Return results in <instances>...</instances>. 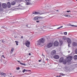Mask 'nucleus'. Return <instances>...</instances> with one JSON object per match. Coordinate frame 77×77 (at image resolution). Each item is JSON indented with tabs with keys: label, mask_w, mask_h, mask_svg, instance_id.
<instances>
[{
	"label": "nucleus",
	"mask_w": 77,
	"mask_h": 77,
	"mask_svg": "<svg viewBox=\"0 0 77 77\" xmlns=\"http://www.w3.org/2000/svg\"><path fill=\"white\" fill-rule=\"evenodd\" d=\"M67 12H71V11L70 10H69V11H67Z\"/></svg>",
	"instance_id": "obj_35"
},
{
	"label": "nucleus",
	"mask_w": 77,
	"mask_h": 77,
	"mask_svg": "<svg viewBox=\"0 0 77 77\" xmlns=\"http://www.w3.org/2000/svg\"><path fill=\"white\" fill-rule=\"evenodd\" d=\"M21 38H22V39H23V36H22L21 37Z\"/></svg>",
	"instance_id": "obj_46"
},
{
	"label": "nucleus",
	"mask_w": 77,
	"mask_h": 77,
	"mask_svg": "<svg viewBox=\"0 0 77 77\" xmlns=\"http://www.w3.org/2000/svg\"><path fill=\"white\" fill-rule=\"evenodd\" d=\"M71 44V43H68V46L69 47H70V44Z\"/></svg>",
	"instance_id": "obj_34"
},
{
	"label": "nucleus",
	"mask_w": 77,
	"mask_h": 77,
	"mask_svg": "<svg viewBox=\"0 0 77 77\" xmlns=\"http://www.w3.org/2000/svg\"><path fill=\"white\" fill-rule=\"evenodd\" d=\"M46 60H47V61H48V59H46Z\"/></svg>",
	"instance_id": "obj_52"
},
{
	"label": "nucleus",
	"mask_w": 77,
	"mask_h": 77,
	"mask_svg": "<svg viewBox=\"0 0 77 77\" xmlns=\"http://www.w3.org/2000/svg\"><path fill=\"white\" fill-rule=\"evenodd\" d=\"M2 42H3V43H5V42L3 40H2Z\"/></svg>",
	"instance_id": "obj_36"
},
{
	"label": "nucleus",
	"mask_w": 77,
	"mask_h": 77,
	"mask_svg": "<svg viewBox=\"0 0 77 77\" xmlns=\"http://www.w3.org/2000/svg\"><path fill=\"white\" fill-rule=\"evenodd\" d=\"M64 16L65 17H68V18H69V17H70V16L69 15H66V14H65V15H64Z\"/></svg>",
	"instance_id": "obj_20"
},
{
	"label": "nucleus",
	"mask_w": 77,
	"mask_h": 77,
	"mask_svg": "<svg viewBox=\"0 0 77 77\" xmlns=\"http://www.w3.org/2000/svg\"><path fill=\"white\" fill-rule=\"evenodd\" d=\"M30 71V70H26V69H24L23 71L22 72H23V73H24V72H25V71Z\"/></svg>",
	"instance_id": "obj_18"
},
{
	"label": "nucleus",
	"mask_w": 77,
	"mask_h": 77,
	"mask_svg": "<svg viewBox=\"0 0 77 77\" xmlns=\"http://www.w3.org/2000/svg\"><path fill=\"white\" fill-rule=\"evenodd\" d=\"M74 59L75 60H77V55H75L74 57Z\"/></svg>",
	"instance_id": "obj_21"
},
{
	"label": "nucleus",
	"mask_w": 77,
	"mask_h": 77,
	"mask_svg": "<svg viewBox=\"0 0 77 77\" xmlns=\"http://www.w3.org/2000/svg\"><path fill=\"white\" fill-rule=\"evenodd\" d=\"M72 45L73 47H75L76 45L77 46V43L75 42H73L72 43Z\"/></svg>",
	"instance_id": "obj_15"
},
{
	"label": "nucleus",
	"mask_w": 77,
	"mask_h": 77,
	"mask_svg": "<svg viewBox=\"0 0 77 77\" xmlns=\"http://www.w3.org/2000/svg\"><path fill=\"white\" fill-rule=\"evenodd\" d=\"M34 20L36 21H38V20H40L41 19H42V17H35L34 18Z\"/></svg>",
	"instance_id": "obj_3"
},
{
	"label": "nucleus",
	"mask_w": 77,
	"mask_h": 77,
	"mask_svg": "<svg viewBox=\"0 0 77 77\" xmlns=\"http://www.w3.org/2000/svg\"><path fill=\"white\" fill-rule=\"evenodd\" d=\"M67 41L69 44H71L72 42L71 39L69 38H67Z\"/></svg>",
	"instance_id": "obj_8"
},
{
	"label": "nucleus",
	"mask_w": 77,
	"mask_h": 77,
	"mask_svg": "<svg viewBox=\"0 0 77 77\" xmlns=\"http://www.w3.org/2000/svg\"><path fill=\"white\" fill-rule=\"evenodd\" d=\"M75 52L76 53H77V49H76L75 51Z\"/></svg>",
	"instance_id": "obj_38"
},
{
	"label": "nucleus",
	"mask_w": 77,
	"mask_h": 77,
	"mask_svg": "<svg viewBox=\"0 0 77 77\" xmlns=\"http://www.w3.org/2000/svg\"><path fill=\"white\" fill-rule=\"evenodd\" d=\"M31 55V53H29V55Z\"/></svg>",
	"instance_id": "obj_49"
},
{
	"label": "nucleus",
	"mask_w": 77,
	"mask_h": 77,
	"mask_svg": "<svg viewBox=\"0 0 77 77\" xmlns=\"http://www.w3.org/2000/svg\"><path fill=\"white\" fill-rule=\"evenodd\" d=\"M60 74L61 75H62V76H63V75H64L63 73H60Z\"/></svg>",
	"instance_id": "obj_30"
},
{
	"label": "nucleus",
	"mask_w": 77,
	"mask_h": 77,
	"mask_svg": "<svg viewBox=\"0 0 77 77\" xmlns=\"http://www.w3.org/2000/svg\"><path fill=\"white\" fill-rule=\"evenodd\" d=\"M30 45V42L28 41H26L25 43V45L26 47H29V45Z\"/></svg>",
	"instance_id": "obj_5"
},
{
	"label": "nucleus",
	"mask_w": 77,
	"mask_h": 77,
	"mask_svg": "<svg viewBox=\"0 0 77 77\" xmlns=\"http://www.w3.org/2000/svg\"><path fill=\"white\" fill-rule=\"evenodd\" d=\"M53 46V43L51 42L49 43L47 45V46H45V49H47L48 48H50Z\"/></svg>",
	"instance_id": "obj_2"
},
{
	"label": "nucleus",
	"mask_w": 77,
	"mask_h": 77,
	"mask_svg": "<svg viewBox=\"0 0 77 77\" xmlns=\"http://www.w3.org/2000/svg\"><path fill=\"white\" fill-rule=\"evenodd\" d=\"M39 40H40L41 43H44V42H45V39L44 38H40Z\"/></svg>",
	"instance_id": "obj_7"
},
{
	"label": "nucleus",
	"mask_w": 77,
	"mask_h": 77,
	"mask_svg": "<svg viewBox=\"0 0 77 77\" xmlns=\"http://www.w3.org/2000/svg\"><path fill=\"white\" fill-rule=\"evenodd\" d=\"M19 69H20V67H18L17 68V70H19Z\"/></svg>",
	"instance_id": "obj_33"
},
{
	"label": "nucleus",
	"mask_w": 77,
	"mask_h": 77,
	"mask_svg": "<svg viewBox=\"0 0 77 77\" xmlns=\"http://www.w3.org/2000/svg\"><path fill=\"white\" fill-rule=\"evenodd\" d=\"M57 11H58V10H57Z\"/></svg>",
	"instance_id": "obj_58"
},
{
	"label": "nucleus",
	"mask_w": 77,
	"mask_h": 77,
	"mask_svg": "<svg viewBox=\"0 0 77 77\" xmlns=\"http://www.w3.org/2000/svg\"><path fill=\"white\" fill-rule=\"evenodd\" d=\"M56 51L55 50H53L51 52V55H52V56H54V55L56 54Z\"/></svg>",
	"instance_id": "obj_4"
},
{
	"label": "nucleus",
	"mask_w": 77,
	"mask_h": 77,
	"mask_svg": "<svg viewBox=\"0 0 77 77\" xmlns=\"http://www.w3.org/2000/svg\"><path fill=\"white\" fill-rule=\"evenodd\" d=\"M62 27H63V26H61L57 28V29H60V28H62Z\"/></svg>",
	"instance_id": "obj_29"
},
{
	"label": "nucleus",
	"mask_w": 77,
	"mask_h": 77,
	"mask_svg": "<svg viewBox=\"0 0 77 77\" xmlns=\"http://www.w3.org/2000/svg\"><path fill=\"white\" fill-rule=\"evenodd\" d=\"M20 6V4H19V5H18V6Z\"/></svg>",
	"instance_id": "obj_53"
},
{
	"label": "nucleus",
	"mask_w": 77,
	"mask_h": 77,
	"mask_svg": "<svg viewBox=\"0 0 77 77\" xmlns=\"http://www.w3.org/2000/svg\"><path fill=\"white\" fill-rule=\"evenodd\" d=\"M3 11V9L2 8H1V7H0V11L1 12H2Z\"/></svg>",
	"instance_id": "obj_23"
},
{
	"label": "nucleus",
	"mask_w": 77,
	"mask_h": 77,
	"mask_svg": "<svg viewBox=\"0 0 77 77\" xmlns=\"http://www.w3.org/2000/svg\"><path fill=\"white\" fill-rule=\"evenodd\" d=\"M31 5V3H30L29 2H27L26 3V5Z\"/></svg>",
	"instance_id": "obj_19"
},
{
	"label": "nucleus",
	"mask_w": 77,
	"mask_h": 77,
	"mask_svg": "<svg viewBox=\"0 0 77 77\" xmlns=\"http://www.w3.org/2000/svg\"><path fill=\"white\" fill-rule=\"evenodd\" d=\"M15 42H16V45H18V41H15Z\"/></svg>",
	"instance_id": "obj_25"
},
{
	"label": "nucleus",
	"mask_w": 77,
	"mask_h": 77,
	"mask_svg": "<svg viewBox=\"0 0 77 77\" xmlns=\"http://www.w3.org/2000/svg\"><path fill=\"white\" fill-rule=\"evenodd\" d=\"M14 48H12L11 50V53H13V51H14Z\"/></svg>",
	"instance_id": "obj_26"
},
{
	"label": "nucleus",
	"mask_w": 77,
	"mask_h": 77,
	"mask_svg": "<svg viewBox=\"0 0 77 77\" xmlns=\"http://www.w3.org/2000/svg\"><path fill=\"white\" fill-rule=\"evenodd\" d=\"M63 60V57H61V58L59 60V62L61 63L62 62Z\"/></svg>",
	"instance_id": "obj_14"
},
{
	"label": "nucleus",
	"mask_w": 77,
	"mask_h": 77,
	"mask_svg": "<svg viewBox=\"0 0 77 77\" xmlns=\"http://www.w3.org/2000/svg\"><path fill=\"white\" fill-rule=\"evenodd\" d=\"M60 44H63V42H62V41H60Z\"/></svg>",
	"instance_id": "obj_31"
},
{
	"label": "nucleus",
	"mask_w": 77,
	"mask_h": 77,
	"mask_svg": "<svg viewBox=\"0 0 77 77\" xmlns=\"http://www.w3.org/2000/svg\"><path fill=\"white\" fill-rule=\"evenodd\" d=\"M14 55H15V54H14Z\"/></svg>",
	"instance_id": "obj_61"
},
{
	"label": "nucleus",
	"mask_w": 77,
	"mask_h": 77,
	"mask_svg": "<svg viewBox=\"0 0 77 77\" xmlns=\"http://www.w3.org/2000/svg\"><path fill=\"white\" fill-rule=\"evenodd\" d=\"M56 77H60V75L59 76L58 75H57L56 76Z\"/></svg>",
	"instance_id": "obj_41"
},
{
	"label": "nucleus",
	"mask_w": 77,
	"mask_h": 77,
	"mask_svg": "<svg viewBox=\"0 0 77 77\" xmlns=\"http://www.w3.org/2000/svg\"><path fill=\"white\" fill-rule=\"evenodd\" d=\"M2 57H4V58L5 59V56H4V55H3L2 56Z\"/></svg>",
	"instance_id": "obj_39"
},
{
	"label": "nucleus",
	"mask_w": 77,
	"mask_h": 77,
	"mask_svg": "<svg viewBox=\"0 0 77 77\" xmlns=\"http://www.w3.org/2000/svg\"><path fill=\"white\" fill-rule=\"evenodd\" d=\"M7 5H8V8H10L11 6V3L10 2H8L7 3Z\"/></svg>",
	"instance_id": "obj_13"
},
{
	"label": "nucleus",
	"mask_w": 77,
	"mask_h": 77,
	"mask_svg": "<svg viewBox=\"0 0 77 77\" xmlns=\"http://www.w3.org/2000/svg\"><path fill=\"white\" fill-rule=\"evenodd\" d=\"M70 26H71V27H77V26H75L74 25H70Z\"/></svg>",
	"instance_id": "obj_22"
},
{
	"label": "nucleus",
	"mask_w": 77,
	"mask_h": 77,
	"mask_svg": "<svg viewBox=\"0 0 77 77\" xmlns=\"http://www.w3.org/2000/svg\"><path fill=\"white\" fill-rule=\"evenodd\" d=\"M2 6L5 9L7 8V5L5 3H3L2 5Z\"/></svg>",
	"instance_id": "obj_10"
},
{
	"label": "nucleus",
	"mask_w": 77,
	"mask_h": 77,
	"mask_svg": "<svg viewBox=\"0 0 77 77\" xmlns=\"http://www.w3.org/2000/svg\"><path fill=\"white\" fill-rule=\"evenodd\" d=\"M20 64L21 65H24V66H26V64L25 63H20Z\"/></svg>",
	"instance_id": "obj_24"
},
{
	"label": "nucleus",
	"mask_w": 77,
	"mask_h": 77,
	"mask_svg": "<svg viewBox=\"0 0 77 77\" xmlns=\"http://www.w3.org/2000/svg\"><path fill=\"white\" fill-rule=\"evenodd\" d=\"M36 23H39V21L38 20L36 21Z\"/></svg>",
	"instance_id": "obj_40"
},
{
	"label": "nucleus",
	"mask_w": 77,
	"mask_h": 77,
	"mask_svg": "<svg viewBox=\"0 0 77 77\" xmlns=\"http://www.w3.org/2000/svg\"><path fill=\"white\" fill-rule=\"evenodd\" d=\"M68 53H70V51H68Z\"/></svg>",
	"instance_id": "obj_48"
},
{
	"label": "nucleus",
	"mask_w": 77,
	"mask_h": 77,
	"mask_svg": "<svg viewBox=\"0 0 77 77\" xmlns=\"http://www.w3.org/2000/svg\"><path fill=\"white\" fill-rule=\"evenodd\" d=\"M10 75H12V74L11 73H10Z\"/></svg>",
	"instance_id": "obj_55"
},
{
	"label": "nucleus",
	"mask_w": 77,
	"mask_h": 77,
	"mask_svg": "<svg viewBox=\"0 0 77 77\" xmlns=\"http://www.w3.org/2000/svg\"><path fill=\"white\" fill-rule=\"evenodd\" d=\"M16 3V2L15 1H13L11 3V5H15Z\"/></svg>",
	"instance_id": "obj_17"
},
{
	"label": "nucleus",
	"mask_w": 77,
	"mask_h": 77,
	"mask_svg": "<svg viewBox=\"0 0 77 77\" xmlns=\"http://www.w3.org/2000/svg\"><path fill=\"white\" fill-rule=\"evenodd\" d=\"M26 2H30V0H25Z\"/></svg>",
	"instance_id": "obj_28"
},
{
	"label": "nucleus",
	"mask_w": 77,
	"mask_h": 77,
	"mask_svg": "<svg viewBox=\"0 0 77 77\" xmlns=\"http://www.w3.org/2000/svg\"><path fill=\"white\" fill-rule=\"evenodd\" d=\"M47 12H46V13H45V14H47Z\"/></svg>",
	"instance_id": "obj_50"
},
{
	"label": "nucleus",
	"mask_w": 77,
	"mask_h": 77,
	"mask_svg": "<svg viewBox=\"0 0 77 77\" xmlns=\"http://www.w3.org/2000/svg\"><path fill=\"white\" fill-rule=\"evenodd\" d=\"M41 44V43L39 40H38L36 43V44H37V45H40Z\"/></svg>",
	"instance_id": "obj_11"
},
{
	"label": "nucleus",
	"mask_w": 77,
	"mask_h": 77,
	"mask_svg": "<svg viewBox=\"0 0 77 77\" xmlns=\"http://www.w3.org/2000/svg\"><path fill=\"white\" fill-rule=\"evenodd\" d=\"M64 34L65 35H67V32H64Z\"/></svg>",
	"instance_id": "obj_32"
},
{
	"label": "nucleus",
	"mask_w": 77,
	"mask_h": 77,
	"mask_svg": "<svg viewBox=\"0 0 77 77\" xmlns=\"http://www.w3.org/2000/svg\"><path fill=\"white\" fill-rule=\"evenodd\" d=\"M53 58L55 59H59V56L58 55H55L53 57Z\"/></svg>",
	"instance_id": "obj_9"
},
{
	"label": "nucleus",
	"mask_w": 77,
	"mask_h": 77,
	"mask_svg": "<svg viewBox=\"0 0 77 77\" xmlns=\"http://www.w3.org/2000/svg\"><path fill=\"white\" fill-rule=\"evenodd\" d=\"M38 61L40 62H41V60H38Z\"/></svg>",
	"instance_id": "obj_42"
},
{
	"label": "nucleus",
	"mask_w": 77,
	"mask_h": 77,
	"mask_svg": "<svg viewBox=\"0 0 77 77\" xmlns=\"http://www.w3.org/2000/svg\"><path fill=\"white\" fill-rule=\"evenodd\" d=\"M54 45L55 47L58 46L59 45V42L57 41H55L54 42Z\"/></svg>",
	"instance_id": "obj_6"
},
{
	"label": "nucleus",
	"mask_w": 77,
	"mask_h": 77,
	"mask_svg": "<svg viewBox=\"0 0 77 77\" xmlns=\"http://www.w3.org/2000/svg\"><path fill=\"white\" fill-rule=\"evenodd\" d=\"M1 6H2V5H1V3H0V7H1Z\"/></svg>",
	"instance_id": "obj_45"
},
{
	"label": "nucleus",
	"mask_w": 77,
	"mask_h": 77,
	"mask_svg": "<svg viewBox=\"0 0 77 77\" xmlns=\"http://www.w3.org/2000/svg\"><path fill=\"white\" fill-rule=\"evenodd\" d=\"M33 14L34 15H38V14H39V12L35 11L33 12Z\"/></svg>",
	"instance_id": "obj_16"
},
{
	"label": "nucleus",
	"mask_w": 77,
	"mask_h": 77,
	"mask_svg": "<svg viewBox=\"0 0 77 77\" xmlns=\"http://www.w3.org/2000/svg\"><path fill=\"white\" fill-rule=\"evenodd\" d=\"M26 74L27 75H29L30 74V73H27Z\"/></svg>",
	"instance_id": "obj_47"
},
{
	"label": "nucleus",
	"mask_w": 77,
	"mask_h": 77,
	"mask_svg": "<svg viewBox=\"0 0 77 77\" xmlns=\"http://www.w3.org/2000/svg\"><path fill=\"white\" fill-rule=\"evenodd\" d=\"M76 0V1H77V0Z\"/></svg>",
	"instance_id": "obj_60"
},
{
	"label": "nucleus",
	"mask_w": 77,
	"mask_h": 77,
	"mask_svg": "<svg viewBox=\"0 0 77 77\" xmlns=\"http://www.w3.org/2000/svg\"><path fill=\"white\" fill-rule=\"evenodd\" d=\"M72 56H70L68 57H67L66 58L65 60H64L63 61V63L64 65H65V64L66 63V61L70 62V61H71V60H72Z\"/></svg>",
	"instance_id": "obj_1"
},
{
	"label": "nucleus",
	"mask_w": 77,
	"mask_h": 77,
	"mask_svg": "<svg viewBox=\"0 0 77 77\" xmlns=\"http://www.w3.org/2000/svg\"><path fill=\"white\" fill-rule=\"evenodd\" d=\"M13 77H15V76H13Z\"/></svg>",
	"instance_id": "obj_57"
},
{
	"label": "nucleus",
	"mask_w": 77,
	"mask_h": 77,
	"mask_svg": "<svg viewBox=\"0 0 77 77\" xmlns=\"http://www.w3.org/2000/svg\"><path fill=\"white\" fill-rule=\"evenodd\" d=\"M0 41H1V40H0Z\"/></svg>",
	"instance_id": "obj_59"
},
{
	"label": "nucleus",
	"mask_w": 77,
	"mask_h": 77,
	"mask_svg": "<svg viewBox=\"0 0 77 77\" xmlns=\"http://www.w3.org/2000/svg\"><path fill=\"white\" fill-rule=\"evenodd\" d=\"M63 39H64V40H66V38H64Z\"/></svg>",
	"instance_id": "obj_37"
},
{
	"label": "nucleus",
	"mask_w": 77,
	"mask_h": 77,
	"mask_svg": "<svg viewBox=\"0 0 77 77\" xmlns=\"http://www.w3.org/2000/svg\"><path fill=\"white\" fill-rule=\"evenodd\" d=\"M0 75H1L2 76H4V77H5L6 75V73L3 72H0Z\"/></svg>",
	"instance_id": "obj_12"
},
{
	"label": "nucleus",
	"mask_w": 77,
	"mask_h": 77,
	"mask_svg": "<svg viewBox=\"0 0 77 77\" xmlns=\"http://www.w3.org/2000/svg\"><path fill=\"white\" fill-rule=\"evenodd\" d=\"M1 28H5V27H4V26H2L1 27Z\"/></svg>",
	"instance_id": "obj_44"
},
{
	"label": "nucleus",
	"mask_w": 77,
	"mask_h": 77,
	"mask_svg": "<svg viewBox=\"0 0 77 77\" xmlns=\"http://www.w3.org/2000/svg\"><path fill=\"white\" fill-rule=\"evenodd\" d=\"M17 62H19V63H22L21 62H20V61H18V60H17Z\"/></svg>",
	"instance_id": "obj_43"
},
{
	"label": "nucleus",
	"mask_w": 77,
	"mask_h": 77,
	"mask_svg": "<svg viewBox=\"0 0 77 77\" xmlns=\"http://www.w3.org/2000/svg\"><path fill=\"white\" fill-rule=\"evenodd\" d=\"M18 9V8H15V9H16V10H17V9Z\"/></svg>",
	"instance_id": "obj_54"
},
{
	"label": "nucleus",
	"mask_w": 77,
	"mask_h": 77,
	"mask_svg": "<svg viewBox=\"0 0 77 77\" xmlns=\"http://www.w3.org/2000/svg\"><path fill=\"white\" fill-rule=\"evenodd\" d=\"M42 14H44V13H43Z\"/></svg>",
	"instance_id": "obj_56"
},
{
	"label": "nucleus",
	"mask_w": 77,
	"mask_h": 77,
	"mask_svg": "<svg viewBox=\"0 0 77 77\" xmlns=\"http://www.w3.org/2000/svg\"><path fill=\"white\" fill-rule=\"evenodd\" d=\"M45 51H46V52L47 53H49L50 52L49 51H48V50H45Z\"/></svg>",
	"instance_id": "obj_27"
},
{
	"label": "nucleus",
	"mask_w": 77,
	"mask_h": 77,
	"mask_svg": "<svg viewBox=\"0 0 77 77\" xmlns=\"http://www.w3.org/2000/svg\"><path fill=\"white\" fill-rule=\"evenodd\" d=\"M23 0H20V1H21V2H23Z\"/></svg>",
	"instance_id": "obj_51"
}]
</instances>
